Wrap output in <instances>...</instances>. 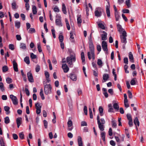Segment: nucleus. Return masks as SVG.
Wrapping results in <instances>:
<instances>
[{
  "instance_id": "nucleus-1",
  "label": "nucleus",
  "mask_w": 146,
  "mask_h": 146,
  "mask_svg": "<svg viewBox=\"0 0 146 146\" xmlns=\"http://www.w3.org/2000/svg\"><path fill=\"white\" fill-rule=\"evenodd\" d=\"M92 33L90 34V38L89 40V47L90 50V51L87 53L88 58L89 60H90L91 58L93 60H94L95 59V53H94V48L93 45V43L91 40Z\"/></svg>"
},
{
  "instance_id": "nucleus-2",
  "label": "nucleus",
  "mask_w": 146,
  "mask_h": 146,
  "mask_svg": "<svg viewBox=\"0 0 146 146\" xmlns=\"http://www.w3.org/2000/svg\"><path fill=\"white\" fill-rule=\"evenodd\" d=\"M127 33L125 31H123L122 33V35H120L121 42L123 44L122 48L123 49H125V45L127 42Z\"/></svg>"
},
{
  "instance_id": "nucleus-3",
  "label": "nucleus",
  "mask_w": 146,
  "mask_h": 146,
  "mask_svg": "<svg viewBox=\"0 0 146 146\" xmlns=\"http://www.w3.org/2000/svg\"><path fill=\"white\" fill-rule=\"evenodd\" d=\"M76 60L75 54L73 53H71L70 54V56L66 58V61L68 65H73V62H75Z\"/></svg>"
},
{
  "instance_id": "nucleus-4",
  "label": "nucleus",
  "mask_w": 146,
  "mask_h": 146,
  "mask_svg": "<svg viewBox=\"0 0 146 146\" xmlns=\"http://www.w3.org/2000/svg\"><path fill=\"white\" fill-rule=\"evenodd\" d=\"M52 88L50 84H46L44 85V90L45 93L48 94L51 93Z\"/></svg>"
},
{
  "instance_id": "nucleus-5",
  "label": "nucleus",
  "mask_w": 146,
  "mask_h": 146,
  "mask_svg": "<svg viewBox=\"0 0 146 146\" xmlns=\"http://www.w3.org/2000/svg\"><path fill=\"white\" fill-rule=\"evenodd\" d=\"M97 119L98 127L100 129L101 131H103L104 130V124H102L101 123L100 119V117L99 115L97 116Z\"/></svg>"
},
{
  "instance_id": "nucleus-6",
  "label": "nucleus",
  "mask_w": 146,
  "mask_h": 146,
  "mask_svg": "<svg viewBox=\"0 0 146 146\" xmlns=\"http://www.w3.org/2000/svg\"><path fill=\"white\" fill-rule=\"evenodd\" d=\"M102 46L103 50L106 52V54H108V52L107 48V44L106 41H103L102 42Z\"/></svg>"
},
{
  "instance_id": "nucleus-7",
  "label": "nucleus",
  "mask_w": 146,
  "mask_h": 146,
  "mask_svg": "<svg viewBox=\"0 0 146 146\" xmlns=\"http://www.w3.org/2000/svg\"><path fill=\"white\" fill-rule=\"evenodd\" d=\"M69 78L73 81H75L77 80V76L74 73H72L69 74Z\"/></svg>"
},
{
  "instance_id": "nucleus-8",
  "label": "nucleus",
  "mask_w": 146,
  "mask_h": 146,
  "mask_svg": "<svg viewBox=\"0 0 146 146\" xmlns=\"http://www.w3.org/2000/svg\"><path fill=\"white\" fill-rule=\"evenodd\" d=\"M27 76L29 81L31 82H34L33 77L31 72H29L27 73Z\"/></svg>"
},
{
  "instance_id": "nucleus-9",
  "label": "nucleus",
  "mask_w": 146,
  "mask_h": 146,
  "mask_svg": "<svg viewBox=\"0 0 146 146\" xmlns=\"http://www.w3.org/2000/svg\"><path fill=\"white\" fill-rule=\"evenodd\" d=\"M56 24V25L59 27H62V23L61 21V17H59V19H56L55 20Z\"/></svg>"
},
{
  "instance_id": "nucleus-10",
  "label": "nucleus",
  "mask_w": 146,
  "mask_h": 146,
  "mask_svg": "<svg viewBox=\"0 0 146 146\" xmlns=\"http://www.w3.org/2000/svg\"><path fill=\"white\" fill-rule=\"evenodd\" d=\"M13 68L14 71L16 72L18 71V65L15 60H13L12 62Z\"/></svg>"
},
{
  "instance_id": "nucleus-11",
  "label": "nucleus",
  "mask_w": 146,
  "mask_h": 146,
  "mask_svg": "<svg viewBox=\"0 0 146 146\" xmlns=\"http://www.w3.org/2000/svg\"><path fill=\"white\" fill-rule=\"evenodd\" d=\"M62 67L64 72L67 73L68 71L69 68L66 64H63Z\"/></svg>"
},
{
  "instance_id": "nucleus-12",
  "label": "nucleus",
  "mask_w": 146,
  "mask_h": 146,
  "mask_svg": "<svg viewBox=\"0 0 146 146\" xmlns=\"http://www.w3.org/2000/svg\"><path fill=\"white\" fill-rule=\"evenodd\" d=\"M99 8H97V10H96L95 12V16L97 17H100L102 15V11H98Z\"/></svg>"
},
{
  "instance_id": "nucleus-13",
  "label": "nucleus",
  "mask_w": 146,
  "mask_h": 146,
  "mask_svg": "<svg viewBox=\"0 0 146 146\" xmlns=\"http://www.w3.org/2000/svg\"><path fill=\"white\" fill-rule=\"evenodd\" d=\"M110 5H107L106 6V12L107 16L108 17H110Z\"/></svg>"
},
{
  "instance_id": "nucleus-14",
  "label": "nucleus",
  "mask_w": 146,
  "mask_h": 146,
  "mask_svg": "<svg viewBox=\"0 0 146 146\" xmlns=\"http://www.w3.org/2000/svg\"><path fill=\"white\" fill-rule=\"evenodd\" d=\"M109 78V74H104L103 76V79L104 81H102L103 82H106V81L108 80Z\"/></svg>"
},
{
  "instance_id": "nucleus-15",
  "label": "nucleus",
  "mask_w": 146,
  "mask_h": 146,
  "mask_svg": "<svg viewBox=\"0 0 146 146\" xmlns=\"http://www.w3.org/2000/svg\"><path fill=\"white\" fill-rule=\"evenodd\" d=\"M78 146H83L82 139L80 136H78Z\"/></svg>"
},
{
  "instance_id": "nucleus-16",
  "label": "nucleus",
  "mask_w": 146,
  "mask_h": 146,
  "mask_svg": "<svg viewBox=\"0 0 146 146\" xmlns=\"http://www.w3.org/2000/svg\"><path fill=\"white\" fill-rule=\"evenodd\" d=\"M22 118L19 117L17 119L16 122L17 124V127L19 128L22 123Z\"/></svg>"
},
{
  "instance_id": "nucleus-17",
  "label": "nucleus",
  "mask_w": 146,
  "mask_h": 146,
  "mask_svg": "<svg viewBox=\"0 0 146 146\" xmlns=\"http://www.w3.org/2000/svg\"><path fill=\"white\" fill-rule=\"evenodd\" d=\"M103 34H102L101 35L102 39L103 40H105L107 39V33L104 31H103Z\"/></svg>"
},
{
  "instance_id": "nucleus-18",
  "label": "nucleus",
  "mask_w": 146,
  "mask_h": 146,
  "mask_svg": "<svg viewBox=\"0 0 146 146\" xmlns=\"http://www.w3.org/2000/svg\"><path fill=\"white\" fill-rule=\"evenodd\" d=\"M62 9L63 13L65 14H66L67 13L66 10V8L65 5L64 3H63L62 4Z\"/></svg>"
},
{
  "instance_id": "nucleus-19",
  "label": "nucleus",
  "mask_w": 146,
  "mask_h": 146,
  "mask_svg": "<svg viewBox=\"0 0 146 146\" xmlns=\"http://www.w3.org/2000/svg\"><path fill=\"white\" fill-rule=\"evenodd\" d=\"M117 27L118 31L120 33H122L124 31L122 28L121 26L119 24L117 25Z\"/></svg>"
},
{
  "instance_id": "nucleus-20",
  "label": "nucleus",
  "mask_w": 146,
  "mask_h": 146,
  "mask_svg": "<svg viewBox=\"0 0 146 146\" xmlns=\"http://www.w3.org/2000/svg\"><path fill=\"white\" fill-rule=\"evenodd\" d=\"M129 58L130 61L131 62H134L133 57L131 52H129Z\"/></svg>"
},
{
  "instance_id": "nucleus-21",
  "label": "nucleus",
  "mask_w": 146,
  "mask_h": 146,
  "mask_svg": "<svg viewBox=\"0 0 146 146\" xmlns=\"http://www.w3.org/2000/svg\"><path fill=\"white\" fill-rule=\"evenodd\" d=\"M134 123L136 126H139V122L137 117H135L134 119Z\"/></svg>"
},
{
  "instance_id": "nucleus-22",
  "label": "nucleus",
  "mask_w": 146,
  "mask_h": 146,
  "mask_svg": "<svg viewBox=\"0 0 146 146\" xmlns=\"http://www.w3.org/2000/svg\"><path fill=\"white\" fill-rule=\"evenodd\" d=\"M4 110L6 111V114L7 115L9 114L10 111H9L10 108L8 106H5L4 107Z\"/></svg>"
},
{
  "instance_id": "nucleus-23",
  "label": "nucleus",
  "mask_w": 146,
  "mask_h": 146,
  "mask_svg": "<svg viewBox=\"0 0 146 146\" xmlns=\"http://www.w3.org/2000/svg\"><path fill=\"white\" fill-rule=\"evenodd\" d=\"M81 17V15H78L77 16V23L78 24H81L82 22Z\"/></svg>"
},
{
  "instance_id": "nucleus-24",
  "label": "nucleus",
  "mask_w": 146,
  "mask_h": 146,
  "mask_svg": "<svg viewBox=\"0 0 146 146\" xmlns=\"http://www.w3.org/2000/svg\"><path fill=\"white\" fill-rule=\"evenodd\" d=\"M20 48L23 50L26 49L27 48L26 44L23 43H20Z\"/></svg>"
},
{
  "instance_id": "nucleus-25",
  "label": "nucleus",
  "mask_w": 146,
  "mask_h": 146,
  "mask_svg": "<svg viewBox=\"0 0 146 146\" xmlns=\"http://www.w3.org/2000/svg\"><path fill=\"white\" fill-rule=\"evenodd\" d=\"M115 15L116 21H118L120 17V15L119 13L118 12H115Z\"/></svg>"
},
{
  "instance_id": "nucleus-26",
  "label": "nucleus",
  "mask_w": 146,
  "mask_h": 146,
  "mask_svg": "<svg viewBox=\"0 0 146 146\" xmlns=\"http://www.w3.org/2000/svg\"><path fill=\"white\" fill-rule=\"evenodd\" d=\"M113 108L114 109L117 110H118L119 109V107L118 104L117 103H114L113 105Z\"/></svg>"
},
{
  "instance_id": "nucleus-27",
  "label": "nucleus",
  "mask_w": 146,
  "mask_h": 146,
  "mask_svg": "<svg viewBox=\"0 0 146 146\" xmlns=\"http://www.w3.org/2000/svg\"><path fill=\"white\" fill-rule=\"evenodd\" d=\"M105 135L106 133L105 131H103L101 133V137L102 138V139L104 141L105 140Z\"/></svg>"
},
{
  "instance_id": "nucleus-28",
  "label": "nucleus",
  "mask_w": 146,
  "mask_h": 146,
  "mask_svg": "<svg viewBox=\"0 0 146 146\" xmlns=\"http://www.w3.org/2000/svg\"><path fill=\"white\" fill-rule=\"evenodd\" d=\"M12 9H15L18 8V6L17 5L15 1H14L11 4Z\"/></svg>"
},
{
  "instance_id": "nucleus-29",
  "label": "nucleus",
  "mask_w": 146,
  "mask_h": 146,
  "mask_svg": "<svg viewBox=\"0 0 146 146\" xmlns=\"http://www.w3.org/2000/svg\"><path fill=\"white\" fill-rule=\"evenodd\" d=\"M24 61L27 64H30V61L29 57L28 56H26L24 59Z\"/></svg>"
},
{
  "instance_id": "nucleus-30",
  "label": "nucleus",
  "mask_w": 146,
  "mask_h": 146,
  "mask_svg": "<svg viewBox=\"0 0 146 146\" xmlns=\"http://www.w3.org/2000/svg\"><path fill=\"white\" fill-rule=\"evenodd\" d=\"M42 104L38 102L36 103L35 104V108L36 109H41L42 107Z\"/></svg>"
},
{
  "instance_id": "nucleus-31",
  "label": "nucleus",
  "mask_w": 146,
  "mask_h": 146,
  "mask_svg": "<svg viewBox=\"0 0 146 146\" xmlns=\"http://www.w3.org/2000/svg\"><path fill=\"white\" fill-rule=\"evenodd\" d=\"M40 96L41 97L42 99V100H44V97L43 93V89L42 88H41L40 90Z\"/></svg>"
},
{
  "instance_id": "nucleus-32",
  "label": "nucleus",
  "mask_w": 146,
  "mask_h": 146,
  "mask_svg": "<svg viewBox=\"0 0 146 146\" xmlns=\"http://www.w3.org/2000/svg\"><path fill=\"white\" fill-rule=\"evenodd\" d=\"M32 12H33V14L34 15H35L37 13V11L36 10V7L35 6H33Z\"/></svg>"
},
{
  "instance_id": "nucleus-33",
  "label": "nucleus",
  "mask_w": 146,
  "mask_h": 146,
  "mask_svg": "<svg viewBox=\"0 0 146 146\" xmlns=\"http://www.w3.org/2000/svg\"><path fill=\"white\" fill-rule=\"evenodd\" d=\"M81 57L82 62L83 63L85 62V58L84 53L83 52H82L81 53Z\"/></svg>"
},
{
  "instance_id": "nucleus-34",
  "label": "nucleus",
  "mask_w": 146,
  "mask_h": 146,
  "mask_svg": "<svg viewBox=\"0 0 146 146\" xmlns=\"http://www.w3.org/2000/svg\"><path fill=\"white\" fill-rule=\"evenodd\" d=\"M0 143L1 146H6L3 139L2 137H0Z\"/></svg>"
},
{
  "instance_id": "nucleus-35",
  "label": "nucleus",
  "mask_w": 146,
  "mask_h": 146,
  "mask_svg": "<svg viewBox=\"0 0 146 146\" xmlns=\"http://www.w3.org/2000/svg\"><path fill=\"white\" fill-rule=\"evenodd\" d=\"M103 62L100 59H98L97 61V64L100 66V67H101L102 66Z\"/></svg>"
},
{
  "instance_id": "nucleus-36",
  "label": "nucleus",
  "mask_w": 146,
  "mask_h": 146,
  "mask_svg": "<svg viewBox=\"0 0 146 146\" xmlns=\"http://www.w3.org/2000/svg\"><path fill=\"white\" fill-rule=\"evenodd\" d=\"M99 111L100 113V115L101 116H102L103 115V109L101 107H99Z\"/></svg>"
},
{
  "instance_id": "nucleus-37",
  "label": "nucleus",
  "mask_w": 146,
  "mask_h": 146,
  "mask_svg": "<svg viewBox=\"0 0 146 146\" xmlns=\"http://www.w3.org/2000/svg\"><path fill=\"white\" fill-rule=\"evenodd\" d=\"M10 97L12 100H17V97L13 95H10Z\"/></svg>"
},
{
  "instance_id": "nucleus-38",
  "label": "nucleus",
  "mask_w": 146,
  "mask_h": 146,
  "mask_svg": "<svg viewBox=\"0 0 146 146\" xmlns=\"http://www.w3.org/2000/svg\"><path fill=\"white\" fill-rule=\"evenodd\" d=\"M5 123L6 124H8L9 123L10 120L8 117L7 116L4 118Z\"/></svg>"
},
{
  "instance_id": "nucleus-39",
  "label": "nucleus",
  "mask_w": 146,
  "mask_h": 146,
  "mask_svg": "<svg viewBox=\"0 0 146 146\" xmlns=\"http://www.w3.org/2000/svg\"><path fill=\"white\" fill-rule=\"evenodd\" d=\"M126 5H127L128 8L130 7L131 5L130 4V0H127L125 1Z\"/></svg>"
},
{
  "instance_id": "nucleus-40",
  "label": "nucleus",
  "mask_w": 146,
  "mask_h": 146,
  "mask_svg": "<svg viewBox=\"0 0 146 146\" xmlns=\"http://www.w3.org/2000/svg\"><path fill=\"white\" fill-rule=\"evenodd\" d=\"M8 70V68L6 66H4L2 68V70L3 72L7 71Z\"/></svg>"
},
{
  "instance_id": "nucleus-41",
  "label": "nucleus",
  "mask_w": 146,
  "mask_h": 146,
  "mask_svg": "<svg viewBox=\"0 0 146 146\" xmlns=\"http://www.w3.org/2000/svg\"><path fill=\"white\" fill-rule=\"evenodd\" d=\"M37 48L39 52H41L42 51V50L40 44V43H38L37 44Z\"/></svg>"
},
{
  "instance_id": "nucleus-42",
  "label": "nucleus",
  "mask_w": 146,
  "mask_h": 146,
  "mask_svg": "<svg viewBox=\"0 0 146 146\" xmlns=\"http://www.w3.org/2000/svg\"><path fill=\"white\" fill-rule=\"evenodd\" d=\"M0 88L2 91H4L5 89L4 87V85L2 82H0Z\"/></svg>"
},
{
  "instance_id": "nucleus-43",
  "label": "nucleus",
  "mask_w": 146,
  "mask_h": 146,
  "mask_svg": "<svg viewBox=\"0 0 146 146\" xmlns=\"http://www.w3.org/2000/svg\"><path fill=\"white\" fill-rule=\"evenodd\" d=\"M98 25L99 27L101 28L102 29L104 30L105 29V27L104 25L102 23H99L98 24Z\"/></svg>"
},
{
  "instance_id": "nucleus-44",
  "label": "nucleus",
  "mask_w": 146,
  "mask_h": 146,
  "mask_svg": "<svg viewBox=\"0 0 146 146\" xmlns=\"http://www.w3.org/2000/svg\"><path fill=\"white\" fill-rule=\"evenodd\" d=\"M136 78H134L133 79H132L130 82L131 84L132 85H134L136 84Z\"/></svg>"
},
{
  "instance_id": "nucleus-45",
  "label": "nucleus",
  "mask_w": 146,
  "mask_h": 146,
  "mask_svg": "<svg viewBox=\"0 0 146 146\" xmlns=\"http://www.w3.org/2000/svg\"><path fill=\"white\" fill-rule=\"evenodd\" d=\"M112 127L113 128H115L117 126V124L115 120H113L111 121Z\"/></svg>"
},
{
  "instance_id": "nucleus-46",
  "label": "nucleus",
  "mask_w": 146,
  "mask_h": 146,
  "mask_svg": "<svg viewBox=\"0 0 146 146\" xmlns=\"http://www.w3.org/2000/svg\"><path fill=\"white\" fill-rule=\"evenodd\" d=\"M6 81L7 83L10 84L12 82V79L10 78H7L6 79Z\"/></svg>"
},
{
  "instance_id": "nucleus-47",
  "label": "nucleus",
  "mask_w": 146,
  "mask_h": 146,
  "mask_svg": "<svg viewBox=\"0 0 146 146\" xmlns=\"http://www.w3.org/2000/svg\"><path fill=\"white\" fill-rule=\"evenodd\" d=\"M35 32V30L34 28H30V29L28 31V32L30 33H34Z\"/></svg>"
},
{
  "instance_id": "nucleus-48",
  "label": "nucleus",
  "mask_w": 146,
  "mask_h": 146,
  "mask_svg": "<svg viewBox=\"0 0 146 146\" xmlns=\"http://www.w3.org/2000/svg\"><path fill=\"white\" fill-rule=\"evenodd\" d=\"M15 26L17 28H19L20 27V23L19 22H16L15 23Z\"/></svg>"
},
{
  "instance_id": "nucleus-49",
  "label": "nucleus",
  "mask_w": 146,
  "mask_h": 146,
  "mask_svg": "<svg viewBox=\"0 0 146 146\" xmlns=\"http://www.w3.org/2000/svg\"><path fill=\"white\" fill-rule=\"evenodd\" d=\"M59 39L60 42H62L63 41L64 37L62 35H59L58 37Z\"/></svg>"
},
{
  "instance_id": "nucleus-50",
  "label": "nucleus",
  "mask_w": 146,
  "mask_h": 146,
  "mask_svg": "<svg viewBox=\"0 0 146 146\" xmlns=\"http://www.w3.org/2000/svg\"><path fill=\"white\" fill-rule=\"evenodd\" d=\"M89 110L90 113V118L91 119H92L93 117L92 110L90 108H89Z\"/></svg>"
},
{
  "instance_id": "nucleus-51",
  "label": "nucleus",
  "mask_w": 146,
  "mask_h": 146,
  "mask_svg": "<svg viewBox=\"0 0 146 146\" xmlns=\"http://www.w3.org/2000/svg\"><path fill=\"white\" fill-rule=\"evenodd\" d=\"M40 66L38 64H37L35 68V71L37 72H38L40 70Z\"/></svg>"
},
{
  "instance_id": "nucleus-52",
  "label": "nucleus",
  "mask_w": 146,
  "mask_h": 146,
  "mask_svg": "<svg viewBox=\"0 0 146 146\" xmlns=\"http://www.w3.org/2000/svg\"><path fill=\"white\" fill-rule=\"evenodd\" d=\"M31 58L32 59H35L37 58V56L33 53H31Z\"/></svg>"
},
{
  "instance_id": "nucleus-53",
  "label": "nucleus",
  "mask_w": 146,
  "mask_h": 146,
  "mask_svg": "<svg viewBox=\"0 0 146 146\" xmlns=\"http://www.w3.org/2000/svg\"><path fill=\"white\" fill-rule=\"evenodd\" d=\"M68 126V127H70L72 125V123L71 120H69L67 123Z\"/></svg>"
},
{
  "instance_id": "nucleus-54",
  "label": "nucleus",
  "mask_w": 146,
  "mask_h": 146,
  "mask_svg": "<svg viewBox=\"0 0 146 146\" xmlns=\"http://www.w3.org/2000/svg\"><path fill=\"white\" fill-rule=\"evenodd\" d=\"M43 121L45 128L46 129L47 128L48 122L46 120H44Z\"/></svg>"
},
{
  "instance_id": "nucleus-55",
  "label": "nucleus",
  "mask_w": 146,
  "mask_h": 146,
  "mask_svg": "<svg viewBox=\"0 0 146 146\" xmlns=\"http://www.w3.org/2000/svg\"><path fill=\"white\" fill-rule=\"evenodd\" d=\"M25 94H26L27 95V96H29V95H30L29 92L27 88H25Z\"/></svg>"
},
{
  "instance_id": "nucleus-56",
  "label": "nucleus",
  "mask_w": 146,
  "mask_h": 146,
  "mask_svg": "<svg viewBox=\"0 0 146 146\" xmlns=\"http://www.w3.org/2000/svg\"><path fill=\"white\" fill-rule=\"evenodd\" d=\"M13 138L14 140H17L18 138L17 135L15 133H13L12 135Z\"/></svg>"
},
{
  "instance_id": "nucleus-57",
  "label": "nucleus",
  "mask_w": 146,
  "mask_h": 146,
  "mask_svg": "<svg viewBox=\"0 0 146 146\" xmlns=\"http://www.w3.org/2000/svg\"><path fill=\"white\" fill-rule=\"evenodd\" d=\"M127 119L129 120H132V119L131 115L130 114H127Z\"/></svg>"
},
{
  "instance_id": "nucleus-58",
  "label": "nucleus",
  "mask_w": 146,
  "mask_h": 146,
  "mask_svg": "<svg viewBox=\"0 0 146 146\" xmlns=\"http://www.w3.org/2000/svg\"><path fill=\"white\" fill-rule=\"evenodd\" d=\"M53 36V38H56V36L55 35V30L54 29L51 30Z\"/></svg>"
},
{
  "instance_id": "nucleus-59",
  "label": "nucleus",
  "mask_w": 146,
  "mask_h": 146,
  "mask_svg": "<svg viewBox=\"0 0 146 146\" xmlns=\"http://www.w3.org/2000/svg\"><path fill=\"white\" fill-rule=\"evenodd\" d=\"M19 136L21 139H23L24 138V134L23 132H21L19 133Z\"/></svg>"
},
{
  "instance_id": "nucleus-60",
  "label": "nucleus",
  "mask_w": 146,
  "mask_h": 146,
  "mask_svg": "<svg viewBox=\"0 0 146 146\" xmlns=\"http://www.w3.org/2000/svg\"><path fill=\"white\" fill-rule=\"evenodd\" d=\"M9 48L12 50H13L14 49V45L12 44H10L9 45Z\"/></svg>"
},
{
  "instance_id": "nucleus-61",
  "label": "nucleus",
  "mask_w": 146,
  "mask_h": 146,
  "mask_svg": "<svg viewBox=\"0 0 146 146\" xmlns=\"http://www.w3.org/2000/svg\"><path fill=\"white\" fill-rule=\"evenodd\" d=\"M29 2L26 3L25 4V7L26 8V9L27 10H29Z\"/></svg>"
},
{
  "instance_id": "nucleus-62",
  "label": "nucleus",
  "mask_w": 146,
  "mask_h": 146,
  "mask_svg": "<svg viewBox=\"0 0 146 146\" xmlns=\"http://www.w3.org/2000/svg\"><path fill=\"white\" fill-rule=\"evenodd\" d=\"M84 111L85 115H87V109L86 106H85L84 107Z\"/></svg>"
},
{
  "instance_id": "nucleus-63",
  "label": "nucleus",
  "mask_w": 146,
  "mask_h": 146,
  "mask_svg": "<svg viewBox=\"0 0 146 146\" xmlns=\"http://www.w3.org/2000/svg\"><path fill=\"white\" fill-rule=\"evenodd\" d=\"M122 12L123 13H128L129 12V11L128 9H124L122 10Z\"/></svg>"
},
{
  "instance_id": "nucleus-64",
  "label": "nucleus",
  "mask_w": 146,
  "mask_h": 146,
  "mask_svg": "<svg viewBox=\"0 0 146 146\" xmlns=\"http://www.w3.org/2000/svg\"><path fill=\"white\" fill-rule=\"evenodd\" d=\"M127 93L128 95L129 98L130 99L132 98V94L131 92L129 90H128L127 92Z\"/></svg>"
}]
</instances>
